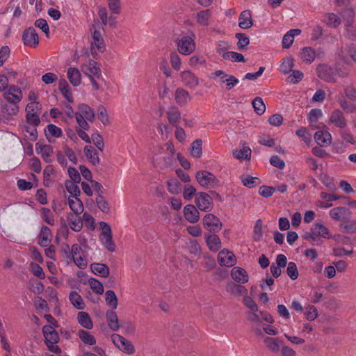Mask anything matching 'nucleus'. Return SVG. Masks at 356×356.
Returning a JSON list of instances; mask_svg holds the SVG:
<instances>
[{
    "instance_id": "nucleus-1",
    "label": "nucleus",
    "mask_w": 356,
    "mask_h": 356,
    "mask_svg": "<svg viewBox=\"0 0 356 356\" xmlns=\"http://www.w3.org/2000/svg\"><path fill=\"white\" fill-rule=\"evenodd\" d=\"M345 96L341 95L338 98V103L341 108L348 113H353L356 111V105L351 102H356V88L353 86H347L344 88Z\"/></svg>"
},
{
    "instance_id": "nucleus-2",
    "label": "nucleus",
    "mask_w": 356,
    "mask_h": 356,
    "mask_svg": "<svg viewBox=\"0 0 356 356\" xmlns=\"http://www.w3.org/2000/svg\"><path fill=\"white\" fill-rule=\"evenodd\" d=\"M99 227L101 233L99 241L110 252L115 251V245L113 241L112 231L110 225L105 222H100Z\"/></svg>"
},
{
    "instance_id": "nucleus-3",
    "label": "nucleus",
    "mask_w": 356,
    "mask_h": 356,
    "mask_svg": "<svg viewBox=\"0 0 356 356\" xmlns=\"http://www.w3.org/2000/svg\"><path fill=\"white\" fill-rule=\"evenodd\" d=\"M212 75L213 79L219 78L218 83L222 89L226 90L232 89L239 83V80L236 77L227 74L222 70H216Z\"/></svg>"
},
{
    "instance_id": "nucleus-4",
    "label": "nucleus",
    "mask_w": 356,
    "mask_h": 356,
    "mask_svg": "<svg viewBox=\"0 0 356 356\" xmlns=\"http://www.w3.org/2000/svg\"><path fill=\"white\" fill-rule=\"evenodd\" d=\"M42 333L48 348L54 353L60 352V348L56 345L59 340V337L55 327L52 325H44L42 327Z\"/></svg>"
},
{
    "instance_id": "nucleus-5",
    "label": "nucleus",
    "mask_w": 356,
    "mask_h": 356,
    "mask_svg": "<svg viewBox=\"0 0 356 356\" xmlns=\"http://www.w3.org/2000/svg\"><path fill=\"white\" fill-rule=\"evenodd\" d=\"M92 37L91 43V53L95 56L99 52H103L105 49V44L102 37L100 26L98 23L92 24Z\"/></svg>"
},
{
    "instance_id": "nucleus-6",
    "label": "nucleus",
    "mask_w": 356,
    "mask_h": 356,
    "mask_svg": "<svg viewBox=\"0 0 356 356\" xmlns=\"http://www.w3.org/2000/svg\"><path fill=\"white\" fill-rule=\"evenodd\" d=\"M195 177L200 185L206 188H214L220 185V181L216 177L207 170L197 172Z\"/></svg>"
},
{
    "instance_id": "nucleus-7",
    "label": "nucleus",
    "mask_w": 356,
    "mask_h": 356,
    "mask_svg": "<svg viewBox=\"0 0 356 356\" xmlns=\"http://www.w3.org/2000/svg\"><path fill=\"white\" fill-rule=\"evenodd\" d=\"M194 39V34H191V35L182 36L177 42L179 51L184 55H188L191 54L195 49Z\"/></svg>"
},
{
    "instance_id": "nucleus-8",
    "label": "nucleus",
    "mask_w": 356,
    "mask_h": 356,
    "mask_svg": "<svg viewBox=\"0 0 356 356\" xmlns=\"http://www.w3.org/2000/svg\"><path fill=\"white\" fill-rule=\"evenodd\" d=\"M3 98L6 102L18 104L23 98L22 90L15 86H9L3 92Z\"/></svg>"
},
{
    "instance_id": "nucleus-9",
    "label": "nucleus",
    "mask_w": 356,
    "mask_h": 356,
    "mask_svg": "<svg viewBox=\"0 0 356 356\" xmlns=\"http://www.w3.org/2000/svg\"><path fill=\"white\" fill-rule=\"evenodd\" d=\"M111 339L115 346L124 353L129 355H131L135 353V348L134 345L122 336L118 334H113L111 335Z\"/></svg>"
},
{
    "instance_id": "nucleus-10",
    "label": "nucleus",
    "mask_w": 356,
    "mask_h": 356,
    "mask_svg": "<svg viewBox=\"0 0 356 356\" xmlns=\"http://www.w3.org/2000/svg\"><path fill=\"white\" fill-rule=\"evenodd\" d=\"M70 256L72 257L75 264L80 268L83 269L86 268L88 263L85 258L81 246L78 244L72 245L70 252Z\"/></svg>"
},
{
    "instance_id": "nucleus-11",
    "label": "nucleus",
    "mask_w": 356,
    "mask_h": 356,
    "mask_svg": "<svg viewBox=\"0 0 356 356\" xmlns=\"http://www.w3.org/2000/svg\"><path fill=\"white\" fill-rule=\"evenodd\" d=\"M330 124L334 127L343 129H345L348 124L344 113L339 108L334 109L329 116Z\"/></svg>"
},
{
    "instance_id": "nucleus-12",
    "label": "nucleus",
    "mask_w": 356,
    "mask_h": 356,
    "mask_svg": "<svg viewBox=\"0 0 356 356\" xmlns=\"http://www.w3.org/2000/svg\"><path fill=\"white\" fill-rule=\"evenodd\" d=\"M195 203L197 207L204 211H210L213 207L212 197L204 192L197 193L195 195Z\"/></svg>"
},
{
    "instance_id": "nucleus-13",
    "label": "nucleus",
    "mask_w": 356,
    "mask_h": 356,
    "mask_svg": "<svg viewBox=\"0 0 356 356\" xmlns=\"http://www.w3.org/2000/svg\"><path fill=\"white\" fill-rule=\"evenodd\" d=\"M81 71L88 77L95 76L97 79L102 76L99 65L95 60L90 59L88 64L82 65Z\"/></svg>"
},
{
    "instance_id": "nucleus-14",
    "label": "nucleus",
    "mask_w": 356,
    "mask_h": 356,
    "mask_svg": "<svg viewBox=\"0 0 356 356\" xmlns=\"http://www.w3.org/2000/svg\"><path fill=\"white\" fill-rule=\"evenodd\" d=\"M203 225L206 229L214 232L219 231L222 227L219 218L211 213H208L204 217Z\"/></svg>"
},
{
    "instance_id": "nucleus-15",
    "label": "nucleus",
    "mask_w": 356,
    "mask_h": 356,
    "mask_svg": "<svg viewBox=\"0 0 356 356\" xmlns=\"http://www.w3.org/2000/svg\"><path fill=\"white\" fill-rule=\"evenodd\" d=\"M22 40L25 45L33 47H35L39 43L38 35L33 27H29L24 30Z\"/></svg>"
},
{
    "instance_id": "nucleus-16",
    "label": "nucleus",
    "mask_w": 356,
    "mask_h": 356,
    "mask_svg": "<svg viewBox=\"0 0 356 356\" xmlns=\"http://www.w3.org/2000/svg\"><path fill=\"white\" fill-rule=\"evenodd\" d=\"M316 72L320 79L327 81H335V74L332 67L326 64H320L317 68Z\"/></svg>"
},
{
    "instance_id": "nucleus-17",
    "label": "nucleus",
    "mask_w": 356,
    "mask_h": 356,
    "mask_svg": "<svg viewBox=\"0 0 356 356\" xmlns=\"http://www.w3.org/2000/svg\"><path fill=\"white\" fill-rule=\"evenodd\" d=\"M218 261L222 266L231 267L236 263V257L232 252L222 250L218 255Z\"/></svg>"
},
{
    "instance_id": "nucleus-18",
    "label": "nucleus",
    "mask_w": 356,
    "mask_h": 356,
    "mask_svg": "<svg viewBox=\"0 0 356 356\" xmlns=\"http://www.w3.org/2000/svg\"><path fill=\"white\" fill-rule=\"evenodd\" d=\"M35 150L37 154H40L46 163L52 162L53 147L50 145H42L36 143Z\"/></svg>"
},
{
    "instance_id": "nucleus-19",
    "label": "nucleus",
    "mask_w": 356,
    "mask_h": 356,
    "mask_svg": "<svg viewBox=\"0 0 356 356\" xmlns=\"http://www.w3.org/2000/svg\"><path fill=\"white\" fill-rule=\"evenodd\" d=\"M181 82L190 88H195L199 84L197 76L190 71H184L180 74Z\"/></svg>"
},
{
    "instance_id": "nucleus-20",
    "label": "nucleus",
    "mask_w": 356,
    "mask_h": 356,
    "mask_svg": "<svg viewBox=\"0 0 356 356\" xmlns=\"http://www.w3.org/2000/svg\"><path fill=\"white\" fill-rule=\"evenodd\" d=\"M316 143L321 147H327L331 144L332 136L325 130L318 131L314 134Z\"/></svg>"
},
{
    "instance_id": "nucleus-21",
    "label": "nucleus",
    "mask_w": 356,
    "mask_h": 356,
    "mask_svg": "<svg viewBox=\"0 0 356 356\" xmlns=\"http://www.w3.org/2000/svg\"><path fill=\"white\" fill-rule=\"evenodd\" d=\"M51 238V229L47 226H42L38 236V243L42 247H48Z\"/></svg>"
},
{
    "instance_id": "nucleus-22",
    "label": "nucleus",
    "mask_w": 356,
    "mask_h": 356,
    "mask_svg": "<svg viewBox=\"0 0 356 356\" xmlns=\"http://www.w3.org/2000/svg\"><path fill=\"white\" fill-rule=\"evenodd\" d=\"M184 216L187 221L195 223L200 219L199 211L193 204H188L184 208Z\"/></svg>"
},
{
    "instance_id": "nucleus-23",
    "label": "nucleus",
    "mask_w": 356,
    "mask_h": 356,
    "mask_svg": "<svg viewBox=\"0 0 356 356\" xmlns=\"http://www.w3.org/2000/svg\"><path fill=\"white\" fill-rule=\"evenodd\" d=\"M0 111L6 119H9L11 116L16 115L18 113L19 106L18 104L6 102L1 104Z\"/></svg>"
},
{
    "instance_id": "nucleus-24",
    "label": "nucleus",
    "mask_w": 356,
    "mask_h": 356,
    "mask_svg": "<svg viewBox=\"0 0 356 356\" xmlns=\"http://www.w3.org/2000/svg\"><path fill=\"white\" fill-rule=\"evenodd\" d=\"M253 25L250 10L242 11L238 17V26L241 29H248Z\"/></svg>"
},
{
    "instance_id": "nucleus-25",
    "label": "nucleus",
    "mask_w": 356,
    "mask_h": 356,
    "mask_svg": "<svg viewBox=\"0 0 356 356\" xmlns=\"http://www.w3.org/2000/svg\"><path fill=\"white\" fill-rule=\"evenodd\" d=\"M231 276L238 283L245 284L248 281V276L245 269L240 267H234L232 269Z\"/></svg>"
},
{
    "instance_id": "nucleus-26",
    "label": "nucleus",
    "mask_w": 356,
    "mask_h": 356,
    "mask_svg": "<svg viewBox=\"0 0 356 356\" xmlns=\"http://www.w3.org/2000/svg\"><path fill=\"white\" fill-rule=\"evenodd\" d=\"M311 231L313 232L314 235L319 237L330 238L332 236L328 228L319 222L314 223L311 228Z\"/></svg>"
},
{
    "instance_id": "nucleus-27",
    "label": "nucleus",
    "mask_w": 356,
    "mask_h": 356,
    "mask_svg": "<svg viewBox=\"0 0 356 356\" xmlns=\"http://www.w3.org/2000/svg\"><path fill=\"white\" fill-rule=\"evenodd\" d=\"M84 154L90 163L93 165H97L99 163V154L94 147L86 145L84 147Z\"/></svg>"
},
{
    "instance_id": "nucleus-28",
    "label": "nucleus",
    "mask_w": 356,
    "mask_h": 356,
    "mask_svg": "<svg viewBox=\"0 0 356 356\" xmlns=\"http://www.w3.org/2000/svg\"><path fill=\"white\" fill-rule=\"evenodd\" d=\"M316 56V52L312 47H305L300 49V57L305 63H312L314 60Z\"/></svg>"
},
{
    "instance_id": "nucleus-29",
    "label": "nucleus",
    "mask_w": 356,
    "mask_h": 356,
    "mask_svg": "<svg viewBox=\"0 0 356 356\" xmlns=\"http://www.w3.org/2000/svg\"><path fill=\"white\" fill-rule=\"evenodd\" d=\"M68 204L71 210L76 215L81 214L83 211V204L79 197L70 196Z\"/></svg>"
},
{
    "instance_id": "nucleus-30",
    "label": "nucleus",
    "mask_w": 356,
    "mask_h": 356,
    "mask_svg": "<svg viewBox=\"0 0 356 356\" xmlns=\"http://www.w3.org/2000/svg\"><path fill=\"white\" fill-rule=\"evenodd\" d=\"M67 79L74 86H78L81 83V73L76 67H70L67 72Z\"/></svg>"
},
{
    "instance_id": "nucleus-31",
    "label": "nucleus",
    "mask_w": 356,
    "mask_h": 356,
    "mask_svg": "<svg viewBox=\"0 0 356 356\" xmlns=\"http://www.w3.org/2000/svg\"><path fill=\"white\" fill-rule=\"evenodd\" d=\"M348 209L346 207H339L332 209L329 213L330 216L335 220H343L346 218Z\"/></svg>"
},
{
    "instance_id": "nucleus-32",
    "label": "nucleus",
    "mask_w": 356,
    "mask_h": 356,
    "mask_svg": "<svg viewBox=\"0 0 356 356\" xmlns=\"http://www.w3.org/2000/svg\"><path fill=\"white\" fill-rule=\"evenodd\" d=\"M175 99L179 106L185 105L190 101L191 97L189 93L183 88H178L175 93Z\"/></svg>"
},
{
    "instance_id": "nucleus-33",
    "label": "nucleus",
    "mask_w": 356,
    "mask_h": 356,
    "mask_svg": "<svg viewBox=\"0 0 356 356\" xmlns=\"http://www.w3.org/2000/svg\"><path fill=\"white\" fill-rule=\"evenodd\" d=\"M78 108L79 112L75 113L76 114H81L83 118L90 122L95 120V112L88 105L81 104Z\"/></svg>"
},
{
    "instance_id": "nucleus-34",
    "label": "nucleus",
    "mask_w": 356,
    "mask_h": 356,
    "mask_svg": "<svg viewBox=\"0 0 356 356\" xmlns=\"http://www.w3.org/2000/svg\"><path fill=\"white\" fill-rule=\"evenodd\" d=\"M55 173L54 168L52 165H48L43 171V183L47 187L53 186L54 180L51 178V175Z\"/></svg>"
},
{
    "instance_id": "nucleus-35",
    "label": "nucleus",
    "mask_w": 356,
    "mask_h": 356,
    "mask_svg": "<svg viewBox=\"0 0 356 356\" xmlns=\"http://www.w3.org/2000/svg\"><path fill=\"white\" fill-rule=\"evenodd\" d=\"M92 272L99 276L106 277L109 275V268L102 264L95 263L90 266Z\"/></svg>"
},
{
    "instance_id": "nucleus-36",
    "label": "nucleus",
    "mask_w": 356,
    "mask_h": 356,
    "mask_svg": "<svg viewBox=\"0 0 356 356\" xmlns=\"http://www.w3.org/2000/svg\"><path fill=\"white\" fill-rule=\"evenodd\" d=\"M69 299L72 305L77 309L82 310L85 308V302L77 292L72 291L70 293Z\"/></svg>"
},
{
    "instance_id": "nucleus-37",
    "label": "nucleus",
    "mask_w": 356,
    "mask_h": 356,
    "mask_svg": "<svg viewBox=\"0 0 356 356\" xmlns=\"http://www.w3.org/2000/svg\"><path fill=\"white\" fill-rule=\"evenodd\" d=\"M106 316L108 327L113 331L118 330L120 325L116 313L112 310H108Z\"/></svg>"
},
{
    "instance_id": "nucleus-38",
    "label": "nucleus",
    "mask_w": 356,
    "mask_h": 356,
    "mask_svg": "<svg viewBox=\"0 0 356 356\" xmlns=\"http://www.w3.org/2000/svg\"><path fill=\"white\" fill-rule=\"evenodd\" d=\"M69 226L74 232H79L83 227V221L81 218L78 216H74L72 214L67 216Z\"/></svg>"
},
{
    "instance_id": "nucleus-39",
    "label": "nucleus",
    "mask_w": 356,
    "mask_h": 356,
    "mask_svg": "<svg viewBox=\"0 0 356 356\" xmlns=\"http://www.w3.org/2000/svg\"><path fill=\"white\" fill-rule=\"evenodd\" d=\"M77 320L79 323L84 328L90 330L93 327L92 320L89 314L84 312H79L77 314Z\"/></svg>"
},
{
    "instance_id": "nucleus-40",
    "label": "nucleus",
    "mask_w": 356,
    "mask_h": 356,
    "mask_svg": "<svg viewBox=\"0 0 356 356\" xmlns=\"http://www.w3.org/2000/svg\"><path fill=\"white\" fill-rule=\"evenodd\" d=\"M207 244L211 251H218L221 245L220 240L216 234H210L206 238Z\"/></svg>"
},
{
    "instance_id": "nucleus-41",
    "label": "nucleus",
    "mask_w": 356,
    "mask_h": 356,
    "mask_svg": "<svg viewBox=\"0 0 356 356\" xmlns=\"http://www.w3.org/2000/svg\"><path fill=\"white\" fill-rule=\"evenodd\" d=\"M211 11L209 9L201 10L197 13V22L198 24L207 26L209 24Z\"/></svg>"
},
{
    "instance_id": "nucleus-42",
    "label": "nucleus",
    "mask_w": 356,
    "mask_h": 356,
    "mask_svg": "<svg viewBox=\"0 0 356 356\" xmlns=\"http://www.w3.org/2000/svg\"><path fill=\"white\" fill-rule=\"evenodd\" d=\"M167 118L169 122L172 126H176L177 123L179 122L181 118V114L179 109L175 106L169 108L167 111Z\"/></svg>"
},
{
    "instance_id": "nucleus-43",
    "label": "nucleus",
    "mask_w": 356,
    "mask_h": 356,
    "mask_svg": "<svg viewBox=\"0 0 356 356\" xmlns=\"http://www.w3.org/2000/svg\"><path fill=\"white\" fill-rule=\"evenodd\" d=\"M252 150L249 147L243 146L241 149H235L233 151L234 158L239 160H250L251 157Z\"/></svg>"
},
{
    "instance_id": "nucleus-44",
    "label": "nucleus",
    "mask_w": 356,
    "mask_h": 356,
    "mask_svg": "<svg viewBox=\"0 0 356 356\" xmlns=\"http://www.w3.org/2000/svg\"><path fill=\"white\" fill-rule=\"evenodd\" d=\"M241 181L245 186L250 188H254L261 183L258 177H252L250 175H242L241 177Z\"/></svg>"
},
{
    "instance_id": "nucleus-45",
    "label": "nucleus",
    "mask_w": 356,
    "mask_h": 356,
    "mask_svg": "<svg viewBox=\"0 0 356 356\" xmlns=\"http://www.w3.org/2000/svg\"><path fill=\"white\" fill-rule=\"evenodd\" d=\"M324 22L329 26L337 28L341 24V19L334 13H327L324 16Z\"/></svg>"
},
{
    "instance_id": "nucleus-46",
    "label": "nucleus",
    "mask_w": 356,
    "mask_h": 356,
    "mask_svg": "<svg viewBox=\"0 0 356 356\" xmlns=\"http://www.w3.org/2000/svg\"><path fill=\"white\" fill-rule=\"evenodd\" d=\"M224 60H231L233 62H245L243 54L235 51H226L222 54Z\"/></svg>"
},
{
    "instance_id": "nucleus-47",
    "label": "nucleus",
    "mask_w": 356,
    "mask_h": 356,
    "mask_svg": "<svg viewBox=\"0 0 356 356\" xmlns=\"http://www.w3.org/2000/svg\"><path fill=\"white\" fill-rule=\"evenodd\" d=\"M79 337L80 339L86 344L88 345H95L96 343V339L93 335H92L89 332L81 330L79 331Z\"/></svg>"
},
{
    "instance_id": "nucleus-48",
    "label": "nucleus",
    "mask_w": 356,
    "mask_h": 356,
    "mask_svg": "<svg viewBox=\"0 0 356 356\" xmlns=\"http://www.w3.org/2000/svg\"><path fill=\"white\" fill-rule=\"evenodd\" d=\"M320 196H321V199H323V200H325V202H327L325 204L321 203L319 204L320 207L325 208V209L332 207V204L329 202L337 200L339 199L338 196H337L334 194L326 193L325 192H321L320 194Z\"/></svg>"
},
{
    "instance_id": "nucleus-49",
    "label": "nucleus",
    "mask_w": 356,
    "mask_h": 356,
    "mask_svg": "<svg viewBox=\"0 0 356 356\" xmlns=\"http://www.w3.org/2000/svg\"><path fill=\"white\" fill-rule=\"evenodd\" d=\"M78 184L79 183L74 182L70 180H67L65 181V188L67 191L71 194L70 196L79 197L80 195L81 191L78 186Z\"/></svg>"
},
{
    "instance_id": "nucleus-50",
    "label": "nucleus",
    "mask_w": 356,
    "mask_h": 356,
    "mask_svg": "<svg viewBox=\"0 0 356 356\" xmlns=\"http://www.w3.org/2000/svg\"><path fill=\"white\" fill-rule=\"evenodd\" d=\"M202 140L197 139L191 144V154L195 158H200L202 156Z\"/></svg>"
},
{
    "instance_id": "nucleus-51",
    "label": "nucleus",
    "mask_w": 356,
    "mask_h": 356,
    "mask_svg": "<svg viewBox=\"0 0 356 356\" xmlns=\"http://www.w3.org/2000/svg\"><path fill=\"white\" fill-rule=\"evenodd\" d=\"M293 66V59L291 57H287L283 59L280 66V70L284 74H288L292 71Z\"/></svg>"
},
{
    "instance_id": "nucleus-52",
    "label": "nucleus",
    "mask_w": 356,
    "mask_h": 356,
    "mask_svg": "<svg viewBox=\"0 0 356 356\" xmlns=\"http://www.w3.org/2000/svg\"><path fill=\"white\" fill-rule=\"evenodd\" d=\"M106 302L108 307L116 309L118 306V298L113 290H108L106 293Z\"/></svg>"
},
{
    "instance_id": "nucleus-53",
    "label": "nucleus",
    "mask_w": 356,
    "mask_h": 356,
    "mask_svg": "<svg viewBox=\"0 0 356 356\" xmlns=\"http://www.w3.org/2000/svg\"><path fill=\"white\" fill-rule=\"evenodd\" d=\"M264 343L273 353H277L280 350V345L276 338L267 337L264 339Z\"/></svg>"
},
{
    "instance_id": "nucleus-54",
    "label": "nucleus",
    "mask_w": 356,
    "mask_h": 356,
    "mask_svg": "<svg viewBox=\"0 0 356 356\" xmlns=\"http://www.w3.org/2000/svg\"><path fill=\"white\" fill-rule=\"evenodd\" d=\"M340 229L348 234L356 232V220L346 221L339 225Z\"/></svg>"
},
{
    "instance_id": "nucleus-55",
    "label": "nucleus",
    "mask_w": 356,
    "mask_h": 356,
    "mask_svg": "<svg viewBox=\"0 0 356 356\" xmlns=\"http://www.w3.org/2000/svg\"><path fill=\"white\" fill-rule=\"evenodd\" d=\"M252 106L254 109V111L259 115L264 113L266 111V106L263 102V99L259 97H257L254 99L252 101Z\"/></svg>"
},
{
    "instance_id": "nucleus-56",
    "label": "nucleus",
    "mask_w": 356,
    "mask_h": 356,
    "mask_svg": "<svg viewBox=\"0 0 356 356\" xmlns=\"http://www.w3.org/2000/svg\"><path fill=\"white\" fill-rule=\"evenodd\" d=\"M296 134L298 137L302 139L305 144L309 145L312 141L311 134L307 131V128L301 127L296 131Z\"/></svg>"
},
{
    "instance_id": "nucleus-57",
    "label": "nucleus",
    "mask_w": 356,
    "mask_h": 356,
    "mask_svg": "<svg viewBox=\"0 0 356 356\" xmlns=\"http://www.w3.org/2000/svg\"><path fill=\"white\" fill-rule=\"evenodd\" d=\"M168 189L172 194H177L181 191V184L177 179H170L167 182Z\"/></svg>"
},
{
    "instance_id": "nucleus-58",
    "label": "nucleus",
    "mask_w": 356,
    "mask_h": 356,
    "mask_svg": "<svg viewBox=\"0 0 356 356\" xmlns=\"http://www.w3.org/2000/svg\"><path fill=\"white\" fill-rule=\"evenodd\" d=\"M235 36L238 39L237 48L238 50L243 49L249 44L250 39L245 33H238Z\"/></svg>"
},
{
    "instance_id": "nucleus-59",
    "label": "nucleus",
    "mask_w": 356,
    "mask_h": 356,
    "mask_svg": "<svg viewBox=\"0 0 356 356\" xmlns=\"http://www.w3.org/2000/svg\"><path fill=\"white\" fill-rule=\"evenodd\" d=\"M263 236V230H262V221L259 219L256 221L254 230H253V239L255 241H259Z\"/></svg>"
},
{
    "instance_id": "nucleus-60",
    "label": "nucleus",
    "mask_w": 356,
    "mask_h": 356,
    "mask_svg": "<svg viewBox=\"0 0 356 356\" xmlns=\"http://www.w3.org/2000/svg\"><path fill=\"white\" fill-rule=\"evenodd\" d=\"M30 268L32 273L38 278L41 280L45 278V274L43 269L38 264L31 262L30 264Z\"/></svg>"
},
{
    "instance_id": "nucleus-61",
    "label": "nucleus",
    "mask_w": 356,
    "mask_h": 356,
    "mask_svg": "<svg viewBox=\"0 0 356 356\" xmlns=\"http://www.w3.org/2000/svg\"><path fill=\"white\" fill-rule=\"evenodd\" d=\"M89 285L92 290L97 294H102L104 293V286L99 280L91 278L89 280Z\"/></svg>"
},
{
    "instance_id": "nucleus-62",
    "label": "nucleus",
    "mask_w": 356,
    "mask_h": 356,
    "mask_svg": "<svg viewBox=\"0 0 356 356\" xmlns=\"http://www.w3.org/2000/svg\"><path fill=\"white\" fill-rule=\"evenodd\" d=\"M41 215L43 220L49 225H53L55 222L54 215L48 208L43 207L41 209Z\"/></svg>"
},
{
    "instance_id": "nucleus-63",
    "label": "nucleus",
    "mask_w": 356,
    "mask_h": 356,
    "mask_svg": "<svg viewBox=\"0 0 356 356\" xmlns=\"http://www.w3.org/2000/svg\"><path fill=\"white\" fill-rule=\"evenodd\" d=\"M291 74L287 77L286 81L290 83H298L300 82L303 76V73L300 70H292Z\"/></svg>"
},
{
    "instance_id": "nucleus-64",
    "label": "nucleus",
    "mask_w": 356,
    "mask_h": 356,
    "mask_svg": "<svg viewBox=\"0 0 356 356\" xmlns=\"http://www.w3.org/2000/svg\"><path fill=\"white\" fill-rule=\"evenodd\" d=\"M286 273L288 276L292 280H295L298 277V271L297 266L294 262H289L287 264Z\"/></svg>"
}]
</instances>
